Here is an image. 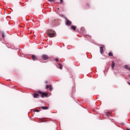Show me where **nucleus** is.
Segmentation results:
<instances>
[{
	"label": "nucleus",
	"instance_id": "obj_9",
	"mask_svg": "<svg viewBox=\"0 0 130 130\" xmlns=\"http://www.w3.org/2000/svg\"><path fill=\"white\" fill-rule=\"evenodd\" d=\"M111 67H112V70H114V67H115V63H114V61H112Z\"/></svg>",
	"mask_w": 130,
	"mask_h": 130
},
{
	"label": "nucleus",
	"instance_id": "obj_16",
	"mask_svg": "<svg viewBox=\"0 0 130 130\" xmlns=\"http://www.w3.org/2000/svg\"><path fill=\"white\" fill-rule=\"evenodd\" d=\"M106 115L107 116H109V115H110V113L109 112H107L106 114Z\"/></svg>",
	"mask_w": 130,
	"mask_h": 130
},
{
	"label": "nucleus",
	"instance_id": "obj_3",
	"mask_svg": "<svg viewBox=\"0 0 130 130\" xmlns=\"http://www.w3.org/2000/svg\"><path fill=\"white\" fill-rule=\"evenodd\" d=\"M42 58L44 60H47L49 58V56L46 54H43L42 55Z\"/></svg>",
	"mask_w": 130,
	"mask_h": 130
},
{
	"label": "nucleus",
	"instance_id": "obj_24",
	"mask_svg": "<svg viewBox=\"0 0 130 130\" xmlns=\"http://www.w3.org/2000/svg\"><path fill=\"white\" fill-rule=\"evenodd\" d=\"M126 130H130V129L128 128H126Z\"/></svg>",
	"mask_w": 130,
	"mask_h": 130
},
{
	"label": "nucleus",
	"instance_id": "obj_13",
	"mask_svg": "<svg viewBox=\"0 0 130 130\" xmlns=\"http://www.w3.org/2000/svg\"><path fill=\"white\" fill-rule=\"evenodd\" d=\"M109 56H113V53L112 52H110L108 54Z\"/></svg>",
	"mask_w": 130,
	"mask_h": 130
},
{
	"label": "nucleus",
	"instance_id": "obj_17",
	"mask_svg": "<svg viewBox=\"0 0 130 130\" xmlns=\"http://www.w3.org/2000/svg\"><path fill=\"white\" fill-rule=\"evenodd\" d=\"M48 88H49V85H46V89H48Z\"/></svg>",
	"mask_w": 130,
	"mask_h": 130
},
{
	"label": "nucleus",
	"instance_id": "obj_15",
	"mask_svg": "<svg viewBox=\"0 0 130 130\" xmlns=\"http://www.w3.org/2000/svg\"><path fill=\"white\" fill-rule=\"evenodd\" d=\"M48 2H50L51 3H54L55 2V0H47Z\"/></svg>",
	"mask_w": 130,
	"mask_h": 130
},
{
	"label": "nucleus",
	"instance_id": "obj_25",
	"mask_svg": "<svg viewBox=\"0 0 130 130\" xmlns=\"http://www.w3.org/2000/svg\"><path fill=\"white\" fill-rule=\"evenodd\" d=\"M87 6H89V4H87Z\"/></svg>",
	"mask_w": 130,
	"mask_h": 130
},
{
	"label": "nucleus",
	"instance_id": "obj_6",
	"mask_svg": "<svg viewBox=\"0 0 130 130\" xmlns=\"http://www.w3.org/2000/svg\"><path fill=\"white\" fill-rule=\"evenodd\" d=\"M71 29H72V30H74V31H76V29H77V26L75 25H72L71 26Z\"/></svg>",
	"mask_w": 130,
	"mask_h": 130
},
{
	"label": "nucleus",
	"instance_id": "obj_19",
	"mask_svg": "<svg viewBox=\"0 0 130 130\" xmlns=\"http://www.w3.org/2000/svg\"><path fill=\"white\" fill-rule=\"evenodd\" d=\"M34 111H35L36 112H39V110H35Z\"/></svg>",
	"mask_w": 130,
	"mask_h": 130
},
{
	"label": "nucleus",
	"instance_id": "obj_2",
	"mask_svg": "<svg viewBox=\"0 0 130 130\" xmlns=\"http://www.w3.org/2000/svg\"><path fill=\"white\" fill-rule=\"evenodd\" d=\"M38 93L41 94V97L42 98H44V97H47L48 96V94L46 92H43L40 90H38Z\"/></svg>",
	"mask_w": 130,
	"mask_h": 130
},
{
	"label": "nucleus",
	"instance_id": "obj_5",
	"mask_svg": "<svg viewBox=\"0 0 130 130\" xmlns=\"http://www.w3.org/2000/svg\"><path fill=\"white\" fill-rule=\"evenodd\" d=\"M103 48H104V46H102V47H100V51L101 54H102V53H103Z\"/></svg>",
	"mask_w": 130,
	"mask_h": 130
},
{
	"label": "nucleus",
	"instance_id": "obj_14",
	"mask_svg": "<svg viewBox=\"0 0 130 130\" xmlns=\"http://www.w3.org/2000/svg\"><path fill=\"white\" fill-rule=\"evenodd\" d=\"M60 70H62V65L60 64V63L58 64Z\"/></svg>",
	"mask_w": 130,
	"mask_h": 130
},
{
	"label": "nucleus",
	"instance_id": "obj_18",
	"mask_svg": "<svg viewBox=\"0 0 130 130\" xmlns=\"http://www.w3.org/2000/svg\"><path fill=\"white\" fill-rule=\"evenodd\" d=\"M60 4H62L63 3V0H60Z\"/></svg>",
	"mask_w": 130,
	"mask_h": 130
},
{
	"label": "nucleus",
	"instance_id": "obj_20",
	"mask_svg": "<svg viewBox=\"0 0 130 130\" xmlns=\"http://www.w3.org/2000/svg\"><path fill=\"white\" fill-rule=\"evenodd\" d=\"M2 37L4 38L5 37V35L4 34H2Z\"/></svg>",
	"mask_w": 130,
	"mask_h": 130
},
{
	"label": "nucleus",
	"instance_id": "obj_4",
	"mask_svg": "<svg viewBox=\"0 0 130 130\" xmlns=\"http://www.w3.org/2000/svg\"><path fill=\"white\" fill-rule=\"evenodd\" d=\"M66 24V25H68V26H71L72 25V21L67 19Z\"/></svg>",
	"mask_w": 130,
	"mask_h": 130
},
{
	"label": "nucleus",
	"instance_id": "obj_11",
	"mask_svg": "<svg viewBox=\"0 0 130 130\" xmlns=\"http://www.w3.org/2000/svg\"><path fill=\"white\" fill-rule=\"evenodd\" d=\"M124 69H126V70H127L128 71H129L130 72V68L128 67V66H127V65L124 66Z\"/></svg>",
	"mask_w": 130,
	"mask_h": 130
},
{
	"label": "nucleus",
	"instance_id": "obj_1",
	"mask_svg": "<svg viewBox=\"0 0 130 130\" xmlns=\"http://www.w3.org/2000/svg\"><path fill=\"white\" fill-rule=\"evenodd\" d=\"M48 35L49 36V37L50 38H52V37H54V35H55L56 34V32L55 31H53L52 30H51V29H49L48 30Z\"/></svg>",
	"mask_w": 130,
	"mask_h": 130
},
{
	"label": "nucleus",
	"instance_id": "obj_21",
	"mask_svg": "<svg viewBox=\"0 0 130 130\" xmlns=\"http://www.w3.org/2000/svg\"><path fill=\"white\" fill-rule=\"evenodd\" d=\"M55 59L56 61H58V58H55Z\"/></svg>",
	"mask_w": 130,
	"mask_h": 130
},
{
	"label": "nucleus",
	"instance_id": "obj_12",
	"mask_svg": "<svg viewBox=\"0 0 130 130\" xmlns=\"http://www.w3.org/2000/svg\"><path fill=\"white\" fill-rule=\"evenodd\" d=\"M49 88L50 91H52L53 88L52 87V86L51 85H49Z\"/></svg>",
	"mask_w": 130,
	"mask_h": 130
},
{
	"label": "nucleus",
	"instance_id": "obj_8",
	"mask_svg": "<svg viewBox=\"0 0 130 130\" xmlns=\"http://www.w3.org/2000/svg\"><path fill=\"white\" fill-rule=\"evenodd\" d=\"M31 58L33 59V60H37V57L34 55L31 56Z\"/></svg>",
	"mask_w": 130,
	"mask_h": 130
},
{
	"label": "nucleus",
	"instance_id": "obj_10",
	"mask_svg": "<svg viewBox=\"0 0 130 130\" xmlns=\"http://www.w3.org/2000/svg\"><path fill=\"white\" fill-rule=\"evenodd\" d=\"M40 109H42L43 110H47V109H48V107H40Z\"/></svg>",
	"mask_w": 130,
	"mask_h": 130
},
{
	"label": "nucleus",
	"instance_id": "obj_7",
	"mask_svg": "<svg viewBox=\"0 0 130 130\" xmlns=\"http://www.w3.org/2000/svg\"><path fill=\"white\" fill-rule=\"evenodd\" d=\"M34 98H39V94L38 93H35L34 94Z\"/></svg>",
	"mask_w": 130,
	"mask_h": 130
},
{
	"label": "nucleus",
	"instance_id": "obj_23",
	"mask_svg": "<svg viewBox=\"0 0 130 130\" xmlns=\"http://www.w3.org/2000/svg\"><path fill=\"white\" fill-rule=\"evenodd\" d=\"M128 84L130 85V83L129 82H127Z\"/></svg>",
	"mask_w": 130,
	"mask_h": 130
},
{
	"label": "nucleus",
	"instance_id": "obj_22",
	"mask_svg": "<svg viewBox=\"0 0 130 130\" xmlns=\"http://www.w3.org/2000/svg\"><path fill=\"white\" fill-rule=\"evenodd\" d=\"M45 84H48V82L45 81Z\"/></svg>",
	"mask_w": 130,
	"mask_h": 130
}]
</instances>
